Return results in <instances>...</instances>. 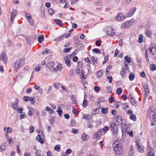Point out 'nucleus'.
Here are the masks:
<instances>
[{"label":"nucleus","instance_id":"7c9ffc66","mask_svg":"<svg viewBox=\"0 0 156 156\" xmlns=\"http://www.w3.org/2000/svg\"><path fill=\"white\" fill-rule=\"evenodd\" d=\"M108 108H101V112L103 114H106L107 113L108 111Z\"/></svg>","mask_w":156,"mask_h":156},{"label":"nucleus","instance_id":"a18cd8bd","mask_svg":"<svg viewBox=\"0 0 156 156\" xmlns=\"http://www.w3.org/2000/svg\"><path fill=\"white\" fill-rule=\"evenodd\" d=\"M30 98L28 96H24L23 97V100L27 102L29 101Z\"/></svg>","mask_w":156,"mask_h":156},{"label":"nucleus","instance_id":"5701e85b","mask_svg":"<svg viewBox=\"0 0 156 156\" xmlns=\"http://www.w3.org/2000/svg\"><path fill=\"white\" fill-rule=\"evenodd\" d=\"M89 138L88 136L85 133H83L81 136V138L83 141H86Z\"/></svg>","mask_w":156,"mask_h":156},{"label":"nucleus","instance_id":"a211bd4d","mask_svg":"<svg viewBox=\"0 0 156 156\" xmlns=\"http://www.w3.org/2000/svg\"><path fill=\"white\" fill-rule=\"evenodd\" d=\"M136 10V8L135 7L133 8V9H131L130 11V12L128 14L129 16H131L133 15V14L134 13L135 11Z\"/></svg>","mask_w":156,"mask_h":156},{"label":"nucleus","instance_id":"58836bf2","mask_svg":"<svg viewBox=\"0 0 156 156\" xmlns=\"http://www.w3.org/2000/svg\"><path fill=\"white\" fill-rule=\"evenodd\" d=\"M124 59L126 60V62L130 63L131 62V59L129 57H128V56H126L124 57Z\"/></svg>","mask_w":156,"mask_h":156},{"label":"nucleus","instance_id":"79ce46f5","mask_svg":"<svg viewBox=\"0 0 156 156\" xmlns=\"http://www.w3.org/2000/svg\"><path fill=\"white\" fill-rule=\"evenodd\" d=\"M125 73V69L123 68H122V70L120 71V74L122 77H123L124 76Z\"/></svg>","mask_w":156,"mask_h":156},{"label":"nucleus","instance_id":"6e6552de","mask_svg":"<svg viewBox=\"0 0 156 156\" xmlns=\"http://www.w3.org/2000/svg\"><path fill=\"white\" fill-rule=\"evenodd\" d=\"M0 60L3 61L5 64L7 62V59L5 57V54L4 52H2L1 55L0 56Z\"/></svg>","mask_w":156,"mask_h":156},{"label":"nucleus","instance_id":"052dcab7","mask_svg":"<svg viewBox=\"0 0 156 156\" xmlns=\"http://www.w3.org/2000/svg\"><path fill=\"white\" fill-rule=\"evenodd\" d=\"M78 51V49H76L74 51H73L70 55L71 56H72L73 55H75L76 54Z\"/></svg>","mask_w":156,"mask_h":156},{"label":"nucleus","instance_id":"aec40b11","mask_svg":"<svg viewBox=\"0 0 156 156\" xmlns=\"http://www.w3.org/2000/svg\"><path fill=\"white\" fill-rule=\"evenodd\" d=\"M119 105H121L122 108L124 109L128 108H129V107L128 106V105L127 104V103H120V104H119Z\"/></svg>","mask_w":156,"mask_h":156},{"label":"nucleus","instance_id":"f3484780","mask_svg":"<svg viewBox=\"0 0 156 156\" xmlns=\"http://www.w3.org/2000/svg\"><path fill=\"white\" fill-rule=\"evenodd\" d=\"M101 135H102V132L101 131H99L97 132L94 135V136L97 140H99L100 138V136Z\"/></svg>","mask_w":156,"mask_h":156},{"label":"nucleus","instance_id":"774afa93","mask_svg":"<svg viewBox=\"0 0 156 156\" xmlns=\"http://www.w3.org/2000/svg\"><path fill=\"white\" fill-rule=\"evenodd\" d=\"M112 67V66H111L109 65V66H108L106 68V72H109V70H110V69H111Z\"/></svg>","mask_w":156,"mask_h":156},{"label":"nucleus","instance_id":"412c9836","mask_svg":"<svg viewBox=\"0 0 156 156\" xmlns=\"http://www.w3.org/2000/svg\"><path fill=\"white\" fill-rule=\"evenodd\" d=\"M54 63L50 62L48 63L46 66V67L49 69H51L53 67Z\"/></svg>","mask_w":156,"mask_h":156},{"label":"nucleus","instance_id":"2eb2a0df","mask_svg":"<svg viewBox=\"0 0 156 156\" xmlns=\"http://www.w3.org/2000/svg\"><path fill=\"white\" fill-rule=\"evenodd\" d=\"M36 140L40 143L44 144V140L41 138V136L39 134L36 137Z\"/></svg>","mask_w":156,"mask_h":156},{"label":"nucleus","instance_id":"6ab92c4d","mask_svg":"<svg viewBox=\"0 0 156 156\" xmlns=\"http://www.w3.org/2000/svg\"><path fill=\"white\" fill-rule=\"evenodd\" d=\"M146 92V94L147 95H148L149 93V87L147 85H144L143 86Z\"/></svg>","mask_w":156,"mask_h":156},{"label":"nucleus","instance_id":"ea45409f","mask_svg":"<svg viewBox=\"0 0 156 156\" xmlns=\"http://www.w3.org/2000/svg\"><path fill=\"white\" fill-rule=\"evenodd\" d=\"M5 149V144H4L0 147V151H2Z\"/></svg>","mask_w":156,"mask_h":156},{"label":"nucleus","instance_id":"680f3d73","mask_svg":"<svg viewBox=\"0 0 156 156\" xmlns=\"http://www.w3.org/2000/svg\"><path fill=\"white\" fill-rule=\"evenodd\" d=\"M108 129H109L108 127V126H106V127H104L103 129H102L100 130L99 131H101L102 132L105 131L106 130H107Z\"/></svg>","mask_w":156,"mask_h":156},{"label":"nucleus","instance_id":"0eeeda50","mask_svg":"<svg viewBox=\"0 0 156 156\" xmlns=\"http://www.w3.org/2000/svg\"><path fill=\"white\" fill-rule=\"evenodd\" d=\"M107 34L111 36H113L115 34V31L111 27H108L107 28Z\"/></svg>","mask_w":156,"mask_h":156},{"label":"nucleus","instance_id":"0e129e2a","mask_svg":"<svg viewBox=\"0 0 156 156\" xmlns=\"http://www.w3.org/2000/svg\"><path fill=\"white\" fill-rule=\"evenodd\" d=\"M72 152V151L71 149H69L66 150V153L67 154H69L71 153Z\"/></svg>","mask_w":156,"mask_h":156},{"label":"nucleus","instance_id":"bf43d9fd","mask_svg":"<svg viewBox=\"0 0 156 156\" xmlns=\"http://www.w3.org/2000/svg\"><path fill=\"white\" fill-rule=\"evenodd\" d=\"M87 100H84L83 103V105L84 107H86L87 105Z\"/></svg>","mask_w":156,"mask_h":156},{"label":"nucleus","instance_id":"9b49d317","mask_svg":"<svg viewBox=\"0 0 156 156\" xmlns=\"http://www.w3.org/2000/svg\"><path fill=\"white\" fill-rule=\"evenodd\" d=\"M130 23H131V21L130 20L123 23L122 24V28L124 29L128 28L130 26Z\"/></svg>","mask_w":156,"mask_h":156},{"label":"nucleus","instance_id":"338daca9","mask_svg":"<svg viewBox=\"0 0 156 156\" xmlns=\"http://www.w3.org/2000/svg\"><path fill=\"white\" fill-rule=\"evenodd\" d=\"M58 112V114L60 116H62V110H57L56 111Z\"/></svg>","mask_w":156,"mask_h":156},{"label":"nucleus","instance_id":"4d7b16f0","mask_svg":"<svg viewBox=\"0 0 156 156\" xmlns=\"http://www.w3.org/2000/svg\"><path fill=\"white\" fill-rule=\"evenodd\" d=\"M107 79L109 80V83H111L112 82V76H107Z\"/></svg>","mask_w":156,"mask_h":156},{"label":"nucleus","instance_id":"5fc2aeb1","mask_svg":"<svg viewBox=\"0 0 156 156\" xmlns=\"http://www.w3.org/2000/svg\"><path fill=\"white\" fill-rule=\"evenodd\" d=\"M30 103L31 104H33L35 103V100H34L32 97L30 98Z\"/></svg>","mask_w":156,"mask_h":156},{"label":"nucleus","instance_id":"4be33fe9","mask_svg":"<svg viewBox=\"0 0 156 156\" xmlns=\"http://www.w3.org/2000/svg\"><path fill=\"white\" fill-rule=\"evenodd\" d=\"M62 67V65L60 63H58V66H57L55 67L53 69V72H55L57 70H58L59 69L61 68Z\"/></svg>","mask_w":156,"mask_h":156},{"label":"nucleus","instance_id":"e433bc0d","mask_svg":"<svg viewBox=\"0 0 156 156\" xmlns=\"http://www.w3.org/2000/svg\"><path fill=\"white\" fill-rule=\"evenodd\" d=\"M131 103L134 106L136 105L137 104L136 103V101L134 99H132L130 100Z\"/></svg>","mask_w":156,"mask_h":156},{"label":"nucleus","instance_id":"a878e982","mask_svg":"<svg viewBox=\"0 0 156 156\" xmlns=\"http://www.w3.org/2000/svg\"><path fill=\"white\" fill-rule=\"evenodd\" d=\"M64 37V35H62L60 37H59L57 38H55L54 41L55 42H58L60 41L61 40L62 38L63 39Z\"/></svg>","mask_w":156,"mask_h":156},{"label":"nucleus","instance_id":"2f4dec72","mask_svg":"<svg viewBox=\"0 0 156 156\" xmlns=\"http://www.w3.org/2000/svg\"><path fill=\"white\" fill-rule=\"evenodd\" d=\"M122 91V90L120 87L118 88L116 90V94L118 95H120Z\"/></svg>","mask_w":156,"mask_h":156},{"label":"nucleus","instance_id":"393cba45","mask_svg":"<svg viewBox=\"0 0 156 156\" xmlns=\"http://www.w3.org/2000/svg\"><path fill=\"white\" fill-rule=\"evenodd\" d=\"M97 58L96 59H95V58L94 57H91L90 58V60L92 62V64L95 66L96 64H97Z\"/></svg>","mask_w":156,"mask_h":156},{"label":"nucleus","instance_id":"f8f14e48","mask_svg":"<svg viewBox=\"0 0 156 156\" xmlns=\"http://www.w3.org/2000/svg\"><path fill=\"white\" fill-rule=\"evenodd\" d=\"M26 40L27 44L29 45H31V43L33 42L32 36H29L27 37Z\"/></svg>","mask_w":156,"mask_h":156},{"label":"nucleus","instance_id":"9d476101","mask_svg":"<svg viewBox=\"0 0 156 156\" xmlns=\"http://www.w3.org/2000/svg\"><path fill=\"white\" fill-rule=\"evenodd\" d=\"M145 33L146 35L148 37L151 38L152 34V31L148 29H146L145 30Z\"/></svg>","mask_w":156,"mask_h":156},{"label":"nucleus","instance_id":"bb28decb","mask_svg":"<svg viewBox=\"0 0 156 156\" xmlns=\"http://www.w3.org/2000/svg\"><path fill=\"white\" fill-rule=\"evenodd\" d=\"M134 153V150L133 148V147L132 146H131L130 149V151L129 152V155L132 156L133 155Z\"/></svg>","mask_w":156,"mask_h":156},{"label":"nucleus","instance_id":"cd10ccee","mask_svg":"<svg viewBox=\"0 0 156 156\" xmlns=\"http://www.w3.org/2000/svg\"><path fill=\"white\" fill-rule=\"evenodd\" d=\"M103 74V73L101 70H99L98 71L97 73V77L99 79L102 76Z\"/></svg>","mask_w":156,"mask_h":156},{"label":"nucleus","instance_id":"864d4df0","mask_svg":"<svg viewBox=\"0 0 156 156\" xmlns=\"http://www.w3.org/2000/svg\"><path fill=\"white\" fill-rule=\"evenodd\" d=\"M83 63L82 61H80L77 62L78 66L80 68H81L83 66Z\"/></svg>","mask_w":156,"mask_h":156},{"label":"nucleus","instance_id":"f257e3e1","mask_svg":"<svg viewBox=\"0 0 156 156\" xmlns=\"http://www.w3.org/2000/svg\"><path fill=\"white\" fill-rule=\"evenodd\" d=\"M112 147L115 153L118 155L122 153V144L120 142V140L117 139L114 141Z\"/></svg>","mask_w":156,"mask_h":156},{"label":"nucleus","instance_id":"b1692460","mask_svg":"<svg viewBox=\"0 0 156 156\" xmlns=\"http://www.w3.org/2000/svg\"><path fill=\"white\" fill-rule=\"evenodd\" d=\"M54 22L58 24L60 26H61L62 25V23L61 20L58 19H55L54 20Z\"/></svg>","mask_w":156,"mask_h":156},{"label":"nucleus","instance_id":"4c0bfd02","mask_svg":"<svg viewBox=\"0 0 156 156\" xmlns=\"http://www.w3.org/2000/svg\"><path fill=\"white\" fill-rule=\"evenodd\" d=\"M143 35L140 34L139 36V39H138V42L140 43H142L143 42Z\"/></svg>","mask_w":156,"mask_h":156},{"label":"nucleus","instance_id":"39448f33","mask_svg":"<svg viewBox=\"0 0 156 156\" xmlns=\"http://www.w3.org/2000/svg\"><path fill=\"white\" fill-rule=\"evenodd\" d=\"M111 130L114 135H116L118 133L117 126L115 125L114 123H110Z\"/></svg>","mask_w":156,"mask_h":156},{"label":"nucleus","instance_id":"69168bd1","mask_svg":"<svg viewBox=\"0 0 156 156\" xmlns=\"http://www.w3.org/2000/svg\"><path fill=\"white\" fill-rule=\"evenodd\" d=\"M72 112L74 115H77L78 114L76 109L74 108H73Z\"/></svg>","mask_w":156,"mask_h":156},{"label":"nucleus","instance_id":"1a4fd4ad","mask_svg":"<svg viewBox=\"0 0 156 156\" xmlns=\"http://www.w3.org/2000/svg\"><path fill=\"white\" fill-rule=\"evenodd\" d=\"M17 14V11L16 10H12L11 16V20L10 21L12 23H13L14 19L15 17V16Z\"/></svg>","mask_w":156,"mask_h":156},{"label":"nucleus","instance_id":"8fccbe9b","mask_svg":"<svg viewBox=\"0 0 156 156\" xmlns=\"http://www.w3.org/2000/svg\"><path fill=\"white\" fill-rule=\"evenodd\" d=\"M72 132L75 134H77L78 133V130L75 129H72L71 130Z\"/></svg>","mask_w":156,"mask_h":156},{"label":"nucleus","instance_id":"e2e57ef3","mask_svg":"<svg viewBox=\"0 0 156 156\" xmlns=\"http://www.w3.org/2000/svg\"><path fill=\"white\" fill-rule=\"evenodd\" d=\"M26 115L24 113L22 112L20 115V119H22L25 117Z\"/></svg>","mask_w":156,"mask_h":156},{"label":"nucleus","instance_id":"473e14b6","mask_svg":"<svg viewBox=\"0 0 156 156\" xmlns=\"http://www.w3.org/2000/svg\"><path fill=\"white\" fill-rule=\"evenodd\" d=\"M129 77L130 80L133 81L134 80L135 77V75L134 74H130L129 76Z\"/></svg>","mask_w":156,"mask_h":156},{"label":"nucleus","instance_id":"de8ad7c7","mask_svg":"<svg viewBox=\"0 0 156 156\" xmlns=\"http://www.w3.org/2000/svg\"><path fill=\"white\" fill-rule=\"evenodd\" d=\"M48 12L49 14L51 15H52L54 13V11L51 8H49L48 10Z\"/></svg>","mask_w":156,"mask_h":156},{"label":"nucleus","instance_id":"6e6d98bb","mask_svg":"<svg viewBox=\"0 0 156 156\" xmlns=\"http://www.w3.org/2000/svg\"><path fill=\"white\" fill-rule=\"evenodd\" d=\"M54 86L55 88L57 89H58L60 87L59 84L58 83H55L54 84Z\"/></svg>","mask_w":156,"mask_h":156},{"label":"nucleus","instance_id":"37998d69","mask_svg":"<svg viewBox=\"0 0 156 156\" xmlns=\"http://www.w3.org/2000/svg\"><path fill=\"white\" fill-rule=\"evenodd\" d=\"M122 122V121H119V120H116L115 122V123H114V124L117 126H118V125H120Z\"/></svg>","mask_w":156,"mask_h":156},{"label":"nucleus","instance_id":"20e7f679","mask_svg":"<svg viewBox=\"0 0 156 156\" xmlns=\"http://www.w3.org/2000/svg\"><path fill=\"white\" fill-rule=\"evenodd\" d=\"M122 135L125 136L126 134H129L130 136L133 137V131H131L130 132H129L127 131L126 129V128H127V126H125V128H122Z\"/></svg>","mask_w":156,"mask_h":156},{"label":"nucleus","instance_id":"a19ab883","mask_svg":"<svg viewBox=\"0 0 156 156\" xmlns=\"http://www.w3.org/2000/svg\"><path fill=\"white\" fill-rule=\"evenodd\" d=\"M60 146L59 144L55 146V150L58 151H59L60 150Z\"/></svg>","mask_w":156,"mask_h":156},{"label":"nucleus","instance_id":"7ed1b4c3","mask_svg":"<svg viewBox=\"0 0 156 156\" xmlns=\"http://www.w3.org/2000/svg\"><path fill=\"white\" fill-rule=\"evenodd\" d=\"M136 146L137 147L138 151L141 153L144 152V146L140 143L139 140H138L136 141Z\"/></svg>","mask_w":156,"mask_h":156},{"label":"nucleus","instance_id":"f704fd0d","mask_svg":"<svg viewBox=\"0 0 156 156\" xmlns=\"http://www.w3.org/2000/svg\"><path fill=\"white\" fill-rule=\"evenodd\" d=\"M130 119L132 120L135 121L136 119V115L134 114H132L130 115Z\"/></svg>","mask_w":156,"mask_h":156},{"label":"nucleus","instance_id":"c03bdc74","mask_svg":"<svg viewBox=\"0 0 156 156\" xmlns=\"http://www.w3.org/2000/svg\"><path fill=\"white\" fill-rule=\"evenodd\" d=\"M92 51L94 52L97 53L99 54L101 53V52L100 51V50L98 48L94 49L92 50Z\"/></svg>","mask_w":156,"mask_h":156},{"label":"nucleus","instance_id":"f03ea898","mask_svg":"<svg viewBox=\"0 0 156 156\" xmlns=\"http://www.w3.org/2000/svg\"><path fill=\"white\" fill-rule=\"evenodd\" d=\"M24 64V61L22 58H18L14 63V66L16 69H18Z\"/></svg>","mask_w":156,"mask_h":156},{"label":"nucleus","instance_id":"c9c22d12","mask_svg":"<svg viewBox=\"0 0 156 156\" xmlns=\"http://www.w3.org/2000/svg\"><path fill=\"white\" fill-rule=\"evenodd\" d=\"M27 20L31 26H34V23L33 20L32 18L29 19H27Z\"/></svg>","mask_w":156,"mask_h":156},{"label":"nucleus","instance_id":"3c124183","mask_svg":"<svg viewBox=\"0 0 156 156\" xmlns=\"http://www.w3.org/2000/svg\"><path fill=\"white\" fill-rule=\"evenodd\" d=\"M18 107L19 105H17V103H15V104H14L12 105V108L13 109L16 110H17V109L18 108Z\"/></svg>","mask_w":156,"mask_h":156},{"label":"nucleus","instance_id":"4468645a","mask_svg":"<svg viewBox=\"0 0 156 156\" xmlns=\"http://www.w3.org/2000/svg\"><path fill=\"white\" fill-rule=\"evenodd\" d=\"M124 18V17L123 16V14L122 13L118 14L116 17L117 20L119 21H122Z\"/></svg>","mask_w":156,"mask_h":156},{"label":"nucleus","instance_id":"c85d7f7f","mask_svg":"<svg viewBox=\"0 0 156 156\" xmlns=\"http://www.w3.org/2000/svg\"><path fill=\"white\" fill-rule=\"evenodd\" d=\"M65 63L67 66L68 67L70 66H71V62L69 59L66 58L65 60Z\"/></svg>","mask_w":156,"mask_h":156},{"label":"nucleus","instance_id":"ddd939ff","mask_svg":"<svg viewBox=\"0 0 156 156\" xmlns=\"http://www.w3.org/2000/svg\"><path fill=\"white\" fill-rule=\"evenodd\" d=\"M148 50L150 51V54L154 55L156 54V46L155 47H149Z\"/></svg>","mask_w":156,"mask_h":156},{"label":"nucleus","instance_id":"603ef678","mask_svg":"<svg viewBox=\"0 0 156 156\" xmlns=\"http://www.w3.org/2000/svg\"><path fill=\"white\" fill-rule=\"evenodd\" d=\"M151 68L152 71H154L156 70V66L155 65L153 64L151 65Z\"/></svg>","mask_w":156,"mask_h":156},{"label":"nucleus","instance_id":"423d86ee","mask_svg":"<svg viewBox=\"0 0 156 156\" xmlns=\"http://www.w3.org/2000/svg\"><path fill=\"white\" fill-rule=\"evenodd\" d=\"M147 151L148 154L147 156H155L154 150L151 147H148Z\"/></svg>","mask_w":156,"mask_h":156},{"label":"nucleus","instance_id":"72a5a7b5","mask_svg":"<svg viewBox=\"0 0 156 156\" xmlns=\"http://www.w3.org/2000/svg\"><path fill=\"white\" fill-rule=\"evenodd\" d=\"M50 51L48 50L47 49H45L42 52V54L43 55H46L50 53Z\"/></svg>","mask_w":156,"mask_h":156},{"label":"nucleus","instance_id":"09e8293b","mask_svg":"<svg viewBox=\"0 0 156 156\" xmlns=\"http://www.w3.org/2000/svg\"><path fill=\"white\" fill-rule=\"evenodd\" d=\"M41 69V67H40L39 65H37L34 71L35 70L36 72H38Z\"/></svg>","mask_w":156,"mask_h":156},{"label":"nucleus","instance_id":"49530a36","mask_svg":"<svg viewBox=\"0 0 156 156\" xmlns=\"http://www.w3.org/2000/svg\"><path fill=\"white\" fill-rule=\"evenodd\" d=\"M105 100L103 98L101 97L98 99V104L99 105V103L100 102H104Z\"/></svg>","mask_w":156,"mask_h":156},{"label":"nucleus","instance_id":"dca6fc26","mask_svg":"<svg viewBox=\"0 0 156 156\" xmlns=\"http://www.w3.org/2000/svg\"><path fill=\"white\" fill-rule=\"evenodd\" d=\"M34 154L36 156H42L43 152L40 150H37L35 151Z\"/></svg>","mask_w":156,"mask_h":156},{"label":"nucleus","instance_id":"13d9d810","mask_svg":"<svg viewBox=\"0 0 156 156\" xmlns=\"http://www.w3.org/2000/svg\"><path fill=\"white\" fill-rule=\"evenodd\" d=\"M140 76H142V77L144 78L145 77L146 75L145 72L144 71L141 72L140 73Z\"/></svg>","mask_w":156,"mask_h":156},{"label":"nucleus","instance_id":"c756f323","mask_svg":"<svg viewBox=\"0 0 156 156\" xmlns=\"http://www.w3.org/2000/svg\"><path fill=\"white\" fill-rule=\"evenodd\" d=\"M44 36H39L38 38V42L40 43H41L44 41Z\"/></svg>","mask_w":156,"mask_h":156}]
</instances>
